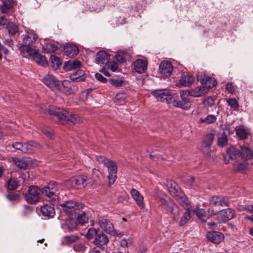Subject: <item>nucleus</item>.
I'll return each mask as SVG.
<instances>
[{
	"mask_svg": "<svg viewBox=\"0 0 253 253\" xmlns=\"http://www.w3.org/2000/svg\"><path fill=\"white\" fill-rule=\"evenodd\" d=\"M48 112L49 115L56 116L60 121L69 125L79 123L81 121L80 117L78 115L72 114L56 106H48Z\"/></svg>",
	"mask_w": 253,
	"mask_h": 253,
	"instance_id": "f257e3e1",
	"label": "nucleus"
},
{
	"mask_svg": "<svg viewBox=\"0 0 253 253\" xmlns=\"http://www.w3.org/2000/svg\"><path fill=\"white\" fill-rule=\"evenodd\" d=\"M160 206L163 211L172 215L173 220L177 219L180 212L179 208L172 200L169 198H161L160 199Z\"/></svg>",
	"mask_w": 253,
	"mask_h": 253,
	"instance_id": "f03ea898",
	"label": "nucleus"
},
{
	"mask_svg": "<svg viewBox=\"0 0 253 253\" xmlns=\"http://www.w3.org/2000/svg\"><path fill=\"white\" fill-rule=\"evenodd\" d=\"M43 82L56 93L60 91L66 93V90H63L62 88V87L69 88V83L67 82H61L51 75H46L43 79Z\"/></svg>",
	"mask_w": 253,
	"mask_h": 253,
	"instance_id": "7ed1b4c3",
	"label": "nucleus"
},
{
	"mask_svg": "<svg viewBox=\"0 0 253 253\" xmlns=\"http://www.w3.org/2000/svg\"><path fill=\"white\" fill-rule=\"evenodd\" d=\"M39 44L41 43H39L38 36L33 32H27L23 38L21 48L28 53L29 50L36 49Z\"/></svg>",
	"mask_w": 253,
	"mask_h": 253,
	"instance_id": "20e7f679",
	"label": "nucleus"
},
{
	"mask_svg": "<svg viewBox=\"0 0 253 253\" xmlns=\"http://www.w3.org/2000/svg\"><path fill=\"white\" fill-rule=\"evenodd\" d=\"M102 163L107 168L109 185H112L117 179V167L115 163L111 159H103Z\"/></svg>",
	"mask_w": 253,
	"mask_h": 253,
	"instance_id": "39448f33",
	"label": "nucleus"
},
{
	"mask_svg": "<svg viewBox=\"0 0 253 253\" xmlns=\"http://www.w3.org/2000/svg\"><path fill=\"white\" fill-rule=\"evenodd\" d=\"M41 194V190L38 186H32L29 187L25 198L28 203L33 204L39 201Z\"/></svg>",
	"mask_w": 253,
	"mask_h": 253,
	"instance_id": "423d86ee",
	"label": "nucleus"
},
{
	"mask_svg": "<svg viewBox=\"0 0 253 253\" xmlns=\"http://www.w3.org/2000/svg\"><path fill=\"white\" fill-rule=\"evenodd\" d=\"M58 189V185L55 181L50 182L47 186L42 190V194L49 197L52 202L55 203L57 199L56 192Z\"/></svg>",
	"mask_w": 253,
	"mask_h": 253,
	"instance_id": "0eeeda50",
	"label": "nucleus"
},
{
	"mask_svg": "<svg viewBox=\"0 0 253 253\" xmlns=\"http://www.w3.org/2000/svg\"><path fill=\"white\" fill-rule=\"evenodd\" d=\"M40 145L34 141H29L24 144L16 142L12 144V147L16 150H19L22 153H30L34 148H38Z\"/></svg>",
	"mask_w": 253,
	"mask_h": 253,
	"instance_id": "6e6552de",
	"label": "nucleus"
},
{
	"mask_svg": "<svg viewBox=\"0 0 253 253\" xmlns=\"http://www.w3.org/2000/svg\"><path fill=\"white\" fill-rule=\"evenodd\" d=\"M151 93L158 101L166 102L167 103L172 101V94L168 90L156 89L153 90Z\"/></svg>",
	"mask_w": 253,
	"mask_h": 253,
	"instance_id": "1a4fd4ad",
	"label": "nucleus"
},
{
	"mask_svg": "<svg viewBox=\"0 0 253 253\" xmlns=\"http://www.w3.org/2000/svg\"><path fill=\"white\" fill-rule=\"evenodd\" d=\"M229 200L228 197L215 196L210 198L209 204L212 208L220 209V207L228 206Z\"/></svg>",
	"mask_w": 253,
	"mask_h": 253,
	"instance_id": "9d476101",
	"label": "nucleus"
},
{
	"mask_svg": "<svg viewBox=\"0 0 253 253\" xmlns=\"http://www.w3.org/2000/svg\"><path fill=\"white\" fill-rule=\"evenodd\" d=\"M59 205L63 208V210L65 212L70 214H72L75 210L82 209L84 206L82 203L73 201H67L60 204Z\"/></svg>",
	"mask_w": 253,
	"mask_h": 253,
	"instance_id": "9b49d317",
	"label": "nucleus"
},
{
	"mask_svg": "<svg viewBox=\"0 0 253 253\" xmlns=\"http://www.w3.org/2000/svg\"><path fill=\"white\" fill-rule=\"evenodd\" d=\"M234 211L230 208L220 210L217 213L218 223H225L233 218Z\"/></svg>",
	"mask_w": 253,
	"mask_h": 253,
	"instance_id": "f8f14e48",
	"label": "nucleus"
},
{
	"mask_svg": "<svg viewBox=\"0 0 253 253\" xmlns=\"http://www.w3.org/2000/svg\"><path fill=\"white\" fill-rule=\"evenodd\" d=\"M98 223L102 230L112 235H115L116 231L114 229L112 223L107 219L100 217L98 219Z\"/></svg>",
	"mask_w": 253,
	"mask_h": 253,
	"instance_id": "ddd939ff",
	"label": "nucleus"
},
{
	"mask_svg": "<svg viewBox=\"0 0 253 253\" xmlns=\"http://www.w3.org/2000/svg\"><path fill=\"white\" fill-rule=\"evenodd\" d=\"M28 54L30 56L33 57V59L39 65L43 67H46L48 65V62L45 56L41 54L38 49L35 50H29Z\"/></svg>",
	"mask_w": 253,
	"mask_h": 253,
	"instance_id": "4468645a",
	"label": "nucleus"
},
{
	"mask_svg": "<svg viewBox=\"0 0 253 253\" xmlns=\"http://www.w3.org/2000/svg\"><path fill=\"white\" fill-rule=\"evenodd\" d=\"M70 181L73 188H80L87 184L88 179L86 176L80 175L71 178Z\"/></svg>",
	"mask_w": 253,
	"mask_h": 253,
	"instance_id": "2eb2a0df",
	"label": "nucleus"
},
{
	"mask_svg": "<svg viewBox=\"0 0 253 253\" xmlns=\"http://www.w3.org/2000/svg\"><path fill=\"white\" fill-rule=\"evenodd\" d=\"M192 212L193 213H195L198 217L203 221H206L212 214H215L216 213L213 209H208L207 211H205L202 209L197 210H193Z\"/></svg>",
	"mask_w": 253,
	"mask_h": 253,
	"instance_id": "dca6fc26",
	"label": "nucleus"
},
{
	"mask_svg": "<svg viewBox=\"0 0 253 253\" xmlns=\"http://www.w3.org/2000/svg\"><path fill=\"white\" fill-rule=\"evenodd\" d=\"M220 127L224 131L219 137L217 141V145L220 147H223L227 145L228 138L227 135L230 134L229 127L226 125H221Z\"/></svg>",
	"mask_w": 253,
	"mask_h": 253,
	"instance_id": "f3484780",
	"label": "nucleus"
},
{
	"mask_svg": "<svg viewBox=\"0 0 253 253\" xmlns=\"http://www.w3.org/2000/svg\"><path fill=\"white\" fill-rule=\"evenodd\" d=\"M173 69L171 63L168 61L162 62L159 66L160 73L166 77L169 76L171 74Z\"/></svg>",
	"mask_w": 253,
	"mask_h": 253,
	"instance_id": "a211bd4d",
	"label": "nucleus"
},
{
	"mask_svg": "<svg viewBox=\"0 0 253 253\" xmlns=\"http://www.w3.org/2000/svg\"><path fill=\"white\" fill-rule=\"evenodd\" d=\"M207 238L212 243L219 244L223 241L224 235L220 232L211 231L207 233Z\"/></svg>",
	"mask_w": 253,
	"mask_h": 253,
	"instance_id": "6ab92c4d",
	"label": "nucleus"
},
{
	"mask_svg": "<svg viewBox=\"0 0 253 253\" xmlns=\"http://www.w3.org/2000/svg\"><path fill=\"white\" fill-rule=\"evenodd\" d=\"M197 79L198 80L200 81L203 87H205L207 91L208 89L214 86L216 84L215 80L210 77H205L204 78H202V76H198Z\"/></svg>",
	"mask_w": 253,
	"mask_h": 253,
	"instance_id": "aec40b11",
	"label": "nucleus"
},
{
	"mask_svg": "<svg viewBox=\"0 0 253 253\" xmlns=\"http://www.w3.org/2000/svg\"><path fill=\"white\" fill-rule=\"evenodd\" d=\"M195 81L194 77L190 74H183L178 83V86H189Z\"/></svg>",
	"mask_w": 253,
	"mask_h": 253,
	"instance_id": "412c9836",
	"label": "nucleus"
},
{
	"mask_svg": "<svg viewBox=\"0 0 253 253\" xmlns=\"http://www.w3.org/2000/svg\"><path fill=\"white\" fill-rule=\"evenodd\" d=\"M133 69L138 73H143L147 70V64L142 59H137L133 63Z\"/></svg>",
	"mask_w": 253,
	"mask_h": 253,
	"instance_id": "4be33fe9",
	"label": "nucleus"
},
{
	"mask_svg": "<svg viewBox=\"0 0 253 253\" xmlns=\"http://www.w3.org/2000/svg\"><path fill=\"white\" fill-rule=\"evenodd\" d=\"M130 194L133 200L136 202L137 205L141 209L144 208L145 204L143 202V197L140 193L135 189H132Z\"/></svg>",
	"mask_w": 253,
	"mask_h": 253,
	"instance_id": "5701e85b",
	"label": "nucleus"
},
{
	"mask_svg": "<svg viewBox=\"0 0 253 253\" xmlns=\"http://www.w3.org/2000/svg\"><path fill=\"white\" fill-rule=\"evenodd\" d=\"M207 93V89L203 86L196 87L188 91V95L198 97L204 95Z\"/></svg>",
	"mask_w": 253,
	"mask_h": 253,
	"instance_id": "b1692460",
	"label": "nucleus"
},
{
	"mask_svg": "<svg viewBox=\"0 0 253 253\" xmlns=\"http://www.w3.org/2000/svg\"><path fill=\"white\" fill-rule=\"evenodd\" d=\"M110 58V55L105 51L98 52L96 56V61L98 64H106Z\"/></svg>",
	"mask_w": 253,
	"mask_h": 253,
	"instance_id": "393cba45",
	"label": "nucleus"
},
{
	"mask_svg": "<svg viewBox=\"0 0 253 253\" xmlns=\"http://www.w3.org/2000/svg\"><path fill=\"white\" fill-rule=\"evenodd\" d=\"M235 130L236 135L242 140L246 139L250 133L249 130L243 126L236 127Z\"/></svg>",
	"mask_w": 253,
	"mask_h": 253,
	"instance_id": "a878e982",
	"label": "nucleus"
},
{
	"mask_svg": "<svg viewBox=\"0 0 253 253\" xmlns=\"http://www.w3.org/2000/svg\"><path fill=\"white\" fill-rule=\"evenodd\" d=\"M41 211L43 216L52 217L54 215L55 211L53 207L48 204L44 205L41 208Z\"/></svg>",
	"mask_w": 253,
	"mask_h": 253,
	"instance_id": "bb28decb",
	"label": "nucleus"
},
{
	"mask_svg": "<svg viewBox=\"0 0 253 253\" xmlns=\"http://www.w3.org/2000/svg\"><path fill=\"white\" fill-rule=\"evenodd\" d=\"M168 187L171 195L174 197H178L180 190L177 184L172 180L168 181Z\"/></svg>",
	"mask_w": 253,
	"mask_h": 253,
	"instance_id": "cd10ccee",
	"label": "nucleus"
},
{
	"mask_svg": "<svg viewBox=\"0 0 253 253\" xmlns=\"http://www.w3.org/2000/svg\"><path fill=\"white\" fill-rule=\"evenodd\" d=\"M109 241V239L106 235L99 233L95 236L93 243L94 244L98 246L105 245Z\"/></svg>",
	"mask_w": 253,
	"mask_h": 253,
	"instance_id": "c85d7f7f",
	"label": "nucleus"
},
{
	"mask_svg": "<svg viewBox=\"0 0 253 253\" xmlns=\"http://www.w3.org/2000/svg\"><path fill=\"white\" fill-rule=\"evenodd\" d=\"M63 226L64 229L68 230L69 231H73L77 228V221L73 218H66Z\"/></svg>",
	"mask_w": 253,
	"mask_h": 253,
	"instance_id": "c756f323",
	"label": "nucleus"
},
{
	"mask_svg": "<svg viewBox=\"0 0 253 253\" xmlns=\"http://www.w3.org/2000/svg\"><path fill=\"white\" fill-rule=\"evenodd\" d=\"M81 66V63L77 60L69 61L64 63L63 68L65 71H68L72 70L78 69Z\"/></svg>",
	"mask_w": 253,
	"mask_h": 253,
	"instance_id": "7c9ffc66",
	"label": "nucleus"
},
{
	"mask_svg": "<svg viewBox=\"0 0 253 253\" xmlns=\"http://www.w3.org/2000/svg\"><path fill=\"white\" fill-rule=\"evenodd\" d=\"M193 210L188 208L184 214L182 216L179 222V225L180 226L184 225L187 223L189 219L191 218Z\"/></svg>",
	"mask_w": 253,
	"mask_h": 253,
	"instance_id": "2f4dec72",
	"label": "nucleus"
},
{
	"mask_svg": "<svg viewBox=\"0 0 253 253\" xmlns=\"http://www.w3.org/2000/svg\"><path fill=\"white\" fill-rule=\"evenodd\" d=\"M214 138L213 134L210 133L207 134L204 138L203 142V147L205 148L208 151L209 150L211 145L212 144Z\"/></svg>",
	"mask_w": 253,
	"mask_h": 253,
	"instance_id": "473e14b6",
	"label": "nucleus"
},
{
	"mask_svg": "<svg viewBox=\"0 0 253 253\" xmlns=\"http://www.w3.org/2000/svg\"><path fill=\"white\" fill-rule=\"evenodd\" d=\"M79 50L78 47L74 45L67 46L65 48V54L69 57H73L78 54Z\"/></svg>",
	"mask_w": 253,
	"mask_h": 253,
	"instance_id": "72a5a7b5",
	"label": "nucleus"
},
{
	"mask_svg": "<svg viewBox=\"0 0 253 253\" xmlns=\"http://www.w3.org/2000/svg\"><path fill=\"white\" fill-rule=\"evenodd\" d=\"M2 5L0 6V9L2 13L7 14L8 10L13 6L12 0H1Z\"/></svg>",
	"mask_w": 253,
	"mask_h": 253,
	"instance_id": "f704fd0d",
	"label": "nucleus"
},
{
	"mask_svg": "<svg viewBox=\"0 0 253 253\" xmlns=\"http://www.w3.org/2000/svg\"><path fill=\"white\" fill-rule=\"evenodd\" d=\"M240 157H241L242 158H252L253 152L248 147L241 146Z\"/></svg>",
	"mask_w": 253,
	"mask_h": 253,
	"instance_id": "c9c22d12",
	"label": "nucleus"
},
{
	"mask_svg": "<svg viewBox=\"0 0 253 253\" xmlns=\"http://www.w3.org/2000/svg\"><path fill=\"white\" fill-rule=\"evenodd\" d=\"M227 154L229 158H237L240 157V151L237 150L234 146H231L227 149Z\"/></svg>",
	"mask_w": 253,
	"mask_h": 253,
	"instance_id": "e433bc0d",
	"label": "nucleus"
},
{
	"mask_svg": "<svg viewBox=\"0 0 253 253\" xmlns=\"http://www.w3.org/2000/svg\"><path fill=\"white\" fill-rule=\"evenodd\" d=\"M248 164L246 161H243L242 162H236L233 164V168L235 171L239 172H243L247 168Z\"/></svg>",
	"mask_w": 253,
	"mask_h": 253,
	"instance_id": "4c0bfd02",
	"label": "nucleus"
},
{
	"mask_svg": "<svg viewBox=\"0 0 253 253\" xmlns=\"http://www.w3.org/2000/svg\"><path fill=\"white\" fill-rule=\"evenodd\" d=\"M227 105L230 107V110L237 111L238 110L239 103L238 101L233 98H230L226 100Z\"/></svg>",
	"mask_w": 253,
	"mask_h": 253,
	"instance_id": "58836bf2",
	"label": "nucleus"
},
{
	"mask_svg": "<svg viewBox=\"0 0 253 253\" xmlns=\"http://www.w3.org/2000/svg\"><path fill=\"white\" fill-rule=\"evenodd\" d=\"M57 49V46L51 43H45L42 45V50L46 53L53 52Z\"/></svg>",
	"mask_w": 253,
	"mask_h": 253,
	"instance_id": "ea45409f",
	"label": "nucleus"
},
{
	"mask_svg": "<svg viewBox=\"0 0 253 253\" xmlns=\"http://www.w3.org/2000/svg\"><path fill=\"white\" fill-rule=\"evenodd\" d=\"M194 114L196 115L195 119L197 123L199 124L200 123V119L203 118L204 116H206L207 113L205 109H198L194 111Z\"/></svg>",
	"mask_w": 253,
	"mask_h": 253,
	"instance_id": "a19ab883",
	"label": "nucleus"
},
{
	"mask_svg": "<svg viewBox=\"0 0 253 253\" xmlns=\"http://www.w3.org/2000/svg\"><path fill=\"white\" fill-rule=\"evenodd\" d=\"M6 28L7 29L9 34L11 35H14L18 31V27L17 25L13 22H8Z\"/></svg>",
	"mask_w": 253,
	"mask_h": 253,
	"instance_id": "79ce46f5",
	"label": "nucleus"
},
{
	"mask_svg": "<svg viewBox=\"0 0 253 253\" xmlns=\"http://www.w3.org/2000/svg\"><path fill=\"white\" fill-rule=\"evenodd\" d=\"M50 59L53 68H57L61 65L62 60L57 56L53 55H51Z\"/></svg>",
	"mask_w": 253,
	"mask_h": 253,
	"instance_id": "37998d69",
	"label": "nucleus"
},
{
	"mask_svg": "<svg viewBox=\"0 0 253 253\" xmlns=\"http://www.w3.org/2000/svg\"><path fill=\"white\" fill-rule=\"evenodd\" d=\"M173 105L175 107L181 108L184 109H188L189 108V102L184 101L174 100Z\"/></svg>",
	"mask_w": 253,
	"mask_h": 253,
	"instance_id": "c03bdc74",
	"label": "nucleus"
},
{
	"mask_svg": "<svg viewBox=\"0 0 253 253\" xmlns=\"http://www.w3.org/2000/svg\"><path fill=\"white\" fill-rule=\"evenodd\" d=\"M6 185L9 190H15L18 186V181L15 179H10L7 181Z\"/></svg>",
	"mask_w": 253,
	"mask_h": 253,
	"instance_id": "a18cd8bd",
	"label": "nucleus"
},
{
	"mask_svg": "<svg viewBox=\"0 0 253 253\" xmlns=\"http://www.w3.org/2000/svg\"><path fill=\"white\" fill-rule=\"evenodd\" d=\"M14 164L20 169H26L27 164L25 162V159H13Z\"/></svg>",
	"mask_w": 253,
	"mask_h": 253,
	"instance_id": "49530a36",
	"label": "nucleus"
},
{
	"mask_svg": "<svg viewBox=\"0 0 253 253\" xmlns=\"http://www.w3.org/2000/svg\"><path fill=\"white\" fill-rule=\"evenodd\" d=\"M177 201L179 204L184 208L188 205V200L185 196L181 195L177 197Z\"/></svg>",
	"mask_w": 253,
	"mask_h": 253,
	"instance_id": "de8ad7c7",
	"label": "nucleus"
},
{
	"mask_svg": "<svg viewBox=\"0 0 253 253\" xmlns=\"http://www.w3.org/2000/svg\"><path fill=\"white\" fill-rule=\"evenodd\" d=\"M98 233H97V231L94 228H89L86 234V238L88 240L92 239L94 237L96 236Z\"/></svg>",
	"mask_w": 253,
	"mask_h": 253,
	"instance_id": "09e8293b",
	"label": "nucleus"
},
{
	"mask_svg": "<svg viewBox=\"0 0 253 253\" xmlns=\"http://www.w3.org/2000/svg\"><path fill=\"white\" fill-rule=\"evenodd\" d=\"M70 79L72 81L79 82L84 81L85 77L84 75L78 76L77 73H76L73 74L72 75H71Z\"/></svg>",
	"mask_w": 253,
	"mask_h": 253,
	"instance_id": "8fccbe9b",
	"label": "nucleus"
},
{
	"mask_svg": "<svg viewBox=\"0 0 253 253\" xmlns=\"http://www.w3.org/2000/svg\"><path fill=\"white\" fill-rule=\"evenodd\" d=\"M77 220L80 223L83 224L88 221V217L84 212H82L78 215Z\"/></svg>",
	"mask_w": 253,
	"mask_h": 253,
	"instance_id": "3c124183",
	"label": "nucleus"
},
{
	"mask_svg": "<svg viewBox=\"0 0 253 253\" xmlns=\"http://www.w3.org/2000/svg\"><path fill=\"white\" fill-rule=\"evenodd\" d=\"M41 131L42 133L49 138L53 139L54 134L52 130L47 127L42 128Z\"/></svg>",
	"mask_w": 253,
	"mask_h": 253,
	"instance_id": "603ef678",
	"label": "nucleus"
},
{
	"mask_svg": "<svg viewBox=\"0 0 253 253\" xmlns=\"http://www.w3.org/2000/svg\"><path fill=\"white\" fill-rule=\"evenodd\" d=\"M73 248L74 251L77 252H82L84 249V246L82 243H77L74 245Z\"/></svg>",
	"mask_w": 253,
	"mask_h": 253,
	"instance_id": "864d4df0",
	"label": "nucleus"
},
{
	"mask_svg": "<svg viewBox=\"0 0 253 253\" xmlns=\"http://www.w3.org/2000/svg\"><path fill=\"white\" fill-rule=\"evenodd\" d=\"M64 238L65 241L68 243H73L75 242L78 239V237L75 235L66 236Z\"/></svg>",
	"mask_w": 253,
	"mask_h": 253,
	"instance_id": "5fc2aeb1",
	"label": "nucleus"
},
{
	"mask_svg": "<svg viewBox=\"0 0 253 253\" xmlns=\"http://www.w3.org/2000/svg\"><path fill=\"white\" fill-rule=\"evenodd\" d=\"M107 67L111 71L115 72L118 68V63L115 62H110L108 64Z\"/></svg>",
	"mask_w": 253,
	"mask_h": 253,
	"instance_id": "6e6d98bb",
	"label": "nucleus"
},
{
	"mask_svg": "<svg viewBox=\"0 0 253 253\" xmlns=\"http://www.w3.org/2000/svg\"><path fill=\"white\" fill-rule=\"evenodd\" d=\"M219 112H216V115H209L208 120L207 124H211L214 123L217 119V116L218 115Z\"/></svg>",
	"mask_w": 253,
	"mask_h": 253,
	"instance_id": "4d7b16f0",
	"label": "nucleus"
},
{
	"mask_svg": "<svg viewBox=\"0 0 253 253\" xmlns=\"http://www.w3.org/2000/svg\"><path fill=\"white\" fill-rule=\"evenodd\" d=\"M225 88L230 93H233L235 91L234 87L231 83H227L226 84Z\"/></svg>",
	"mask_w": 253,
	"mask_h": 253,
	"instance_id": "13d9d810",
	"label": "nucleus"
},
{
	"mask_svg": "<svg viewBox=\"0 0 253 253\" xmlns=\"http://www.w3.org/2000/svg\"><path fill=\"white\" fill-rule=\"evenodd\" d=\"M123 82L121 80H112L111 84L115 86H120L123 84Z\"/></svg>",
	"mask_w": 253,
	"mask_h": 253,
	"instance_id": "bf43d9fd",
	"label": "nucleus"
},
{
	"mask_svg": "<svg viewBox=\"0 0 253 253\" xmlns=\"http://www.w3.org/2000/svg\"><path fill=\"white\" fill-rule=\"evenodd\" d=\"M8 20L7 16H1L0 18V24L1 25H7V23L9 22Z\"/></svg>",
	"mask_w": 253,
	"mask_h": 253,
	"instance_id": "052dcab7",
	"label": "nucleus"
},
{
	"mask_svg": "<svg viewBox=\"0 0 253 253\" xmlns=\"http://www.w3.org/2000/svg\"><path fill=\"white\" fill-rule=\"evenodd\" d=\"M95 77L98 81L102 83H104L106 81V79L99 73H96L95 74Z\"/></svg>",
	"mask_w": 253,
	"mask_h": 253,
	"instance_id": "680f3d73",
	"label": "nucleus"
},
{
	"mask_svg": "<svg viewBox=\"0 0 253 253\" xmlns=\"http://www.w3.org/2000/svg\"><path fill=\"white\" fill-rule=\"evenodd\" d=\"M116 60L118 62L123 63L125 61V58L121 53H118L116 55Z\"/></svg>",
	"mask_w": 253,
	"mask_h": 253,
	"instance_id": "e2e57ef3",
	"label": "nucleus"
},
{
	"mask_svg": "<svg viewBox=\"0 0 253 253\" xmlns=\"http://www.w3.org/2000/svg\"><path fill=\"white\" fill-rule=\"evenodd\" d=\"M188 94V91L182 90L180 92V96L183 101L189 102L188 99L186 98V95Z\"/></svg>",
	"mask_w": 253,
	"mask_h": 253,
	"instance_id": "0e129e2a",
	"label": "nucleus"
},
{
	"mask_svg": "<svg viewBox=\"0 0 253 253\" xmlns=\"http://www.w3.org/2000/svg\"><path fill=\"white\" fill-rule=\"evenodd\" d=\"M186 179L189 181V183H187V184L189 186H194V178L192 176H190L186 178Z\"/></svg>",
	"mask_w": 253,
	"mask_h": 253,
	"instance_id": "69168bd1",
	"label": "nucleus"
},
{
	"mask_svg": "<svg viewBox=\"0 0 253 253\" xmlns=\"http://www.w3.org/2000/svg\"><path fill=\"white\" fill-rule=\"evenodd\" d=\"M208 117H209V115H206L205 116H204L203 118H201L200 119V123H199L200 124H207V122H208Z\"/></svg>",
	"mask_w": 253,
	"mask_h": 253,
	"instance_id": "338daca9",
	"label": "nucleus"
},
{
	"mask_svg": "<svg viewBox=\"0 0 253 253\" xmlns=\"http://www.w3.org/2000/svg\"><path fill=\"white\" fill-rule=\"evenodd\" d=\"M208 101L209 105L211 106L214 103V101L212 97H209L205 101V104H206V102Z\"/></svg>",
	"mask_w": 253,
	"mask_h": 253,
	"instance_id": "774afa93",
	"label": "nucleus"
}]
</instances>
